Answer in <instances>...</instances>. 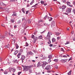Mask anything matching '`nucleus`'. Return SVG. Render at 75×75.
<instances>
[{
	"instance_id": "nucleus-11",
	"label": "nucleus",
	"mask_w": 75,
	"mask_h": 75,
	"mask_svg": "<svg viewBox=\"0 0 75 75\" xmlns=\"http://www.w3.org/2000/svg\"><path fill=\"white\" fill-rule=\"evenodd\" d=\"M21 55V52L19 53H18V55H17V57L18 58H20Z\"/></svg>"
},
{
	"instance_id": "nucleus-38",
	"label": "nucleus",
	"mask_w": 75,
	"mask_h": 75,
	"mask_svg": "<svg viewBox=\"0 0 75 75\" xmlns=\"http://www.w3.org/2000/svg\"><path fill=\"white\" fill-rule=\"evenodd\" d=\"M19 46L18 45H16V49H18V48Z\"/></svg>"
},
{
	"instance_id": "nucleus-44",
	"label": "nucleus",
	"mask_w": 75,
	"mask_h": 75,
	"mask_svg": "<svg viewBox=\"0 0 75 75\" xmlns=\"http://www.w3.org/2000/svg\"><path fill=\"white\" fill-rule=\"evenodd\" d=\"M59 16V14H57L54 16L55 18H56V17H58Z\"/></svg>"
},
{
	"instance_id": "nucleus-62",
	"label": "nucleus",
	"mask_w": 75,
	"mask_h": 75,
	"mask_svg": "<svg viewBox=\"0 0 75 75\" xmlns=\"http://www.w3.org/2000/svg\"><path fill=\"white\" fill-rule=\"evenodd\" d=\"M47 72H48V73H50V72H51V71H47Z\"/></svg>"
},
{
	"instance_id": "nucleus-6",
	"label": "nucleus",
	"mask_w": 75,
	"mask_h": 75,
	"mask_svg": "<svg viewBox=\"0 0 75 75\" xmlns=\"http://www.w3.org/2000/svg\"><path fill=\"white\" fill-rule=\"evenodd\" d=\"M55 21H52V23H51V27L52 28H54V26H55Z\"/></svg>"
},
{
	"instance_id": "nucleus-22",
	"label": "nucleus",
	"mask_w": 75,
	"mask_h": 75,
	"mask_svg": "<svg viewBox=\"0 0 75 75\" xmlns=\"http://www.w3.org/2000/svg\"><path fill=\"white\" fill-rule=\"evenodd\" d=\"M40 3L42 4H44V3H45V2H44V1H43L41 0L40 1Z\"/></svg>"
},
{
	"instance_id": "nucleus-59",
	"label": "nucleus",
	"mask_w": 75,
	"mask_h": 75,
	"mask_svg": "<svg viewBox=\"0 0 75 75\" xmlns=\"http://www.w3.org/2000/svg\"><path fill=\"white\" fill-rule=\"evenodd\" d=\"M2 60H1V58L0 57V62H1Z\"/></svg>"
},
{
	"instance_id": "nucleus-32",
	"label": "nucleus",
	"mask_w": 75,
	"mask_h": 75,
	"mask_svg": "<svg viewBox=\"0 0 75 75\" xmlns=\"http://www.w3.org/2000/svg\"><path fill=\"white\" fill-rule=\"evenodd\" d=\"M21 23V20H19L18 21L17 24H20Z\"/></svg>"
},
{
	"instance_id": "nucleus-63",
	"label": "nucleus",
	"mask_w": 75,
	"mask_h": 75,
	"mask_svg": "<svg viewBox=\"0 0 75 75\" xmlns=\"http://www.w3.org/2000/svg\"><path fill=\"white\" fill-rule=\"evenodd\" d=\"M47 3H45L44 4V5L45 6H47Z\"/></svg>"
},
{
	"instance_id": "nucleus-9",
	"label": "nucleus",
	"mask_w": 75,
	"mask_h": 75,
	"mask_svg": "<svg viewBox=\"0 0 75 75\" xmlns=\"http://www.w3.org/2000/svg\"><path fill=\"white\" fill-rule=\"evenodd\" d=\"M72 8H68L67 10V13H70L71 11Z\"/></svg>"
},
{
	"instance_id": "nucleus-13",
	"label": "nucleus",
	"mask_w": 75,
	"mask_h": 75,
	"mask_svg": "<svg viewBox=\"0 0 75 75\" xmlns=\"http://www.w3.org/2000/svg\"><path fill=\"white\" fill-rule=\"evenodd\" d=\"M38 40V38L37 37H35L34 38V41H33V43H35L36 41Z\"/></svg>"
},
{
	"instance_id": "nucleus-61",
	"label": "nucleus",
	"mask_w": 75,
	"mask_h": 75,
	"mask_svg": "<svg viewBox=\"0 0 75 75\" xmlns=\"http://www.w3.org/2000/svg\"><path fill=\"white\" fill-rule=\"evenodd\" d=\"M63 3H65V2H66V0H64L63 1Z\"/></svg>"
},
{
	"instance_id": "nucleus-56",
	"label": "nucleus",
	"mask_w": 75,
	"mask_h": 75,
	"mask_svg": "<svg viewBox=\"0 0 75 75\" xmlns=\"http://www.w3.org/2000/svg\"><path fill=\"white\" fill-rule=\"evenodd\" d=\"M9 35L11 36V37H13V36H14V35H12L11 34H9Z\"/></svg>"
},
{
	"instance_id": "nucleus-30",
	"label": "nucleus",
	"mask_w": 75,
	"mask_h": 75,
	"mask_svg": "<svg viewBox=\"0 0 75 75\" xmlns=\"http://www.w3.org/2000/svg\"><path fill=\"white\" fill-rule=\"evenodd\" d=\"M39 38L40 39H42V36L40 35L39 36Z\"/></svg>"
},
{
	"instance_id": "nucleus-42",
	"label": "nucleus",
	"mask_w": 75,
	"mask_h": 75,
	"mask_svg": "<svg viewBox=\"0 0 75 75\" xmlns=\"http://www.w3.org/2000/svg\"><path fill=\"white\" fill-rule=\"evenodd\" d=\"M1 26H2V27H5V25L4 24H1Z\"/></svg>"
},
{
	"instance_id": "nucleus-36",
	"label": "nucleus",
	"mask_w": 75,
	"mask_h": 75,
	"mask_svg": "<svg viewBox=\"0 0 75 75\" xmlns=\"http://www.w3.org/2000/svg\"><path fill=\"white\" fill-rule=\"evenodd\" d=\"M69 43V42L67 41L65 44V45H67V44H68Z\"/></svg>"
},
{
	"instance_id": "nucleus-31",
	"label": "nucleus",
	"mask_w": 75,
	"mask_h": 75,
	"mask_svg": "<svg viewBox=\"0 0 75 75\" xmlns=\"http://www.w3.org/2000/svg\"><path fill=\"white\" fill-rule=\"evenodd\" d=\"M29 72L30 73H32V72H33V70H32L31 69H29Z\"/></svg>"
},
{
	"instance_id": "nucleus-39",
	"label": "nucleus",
	"mask_w": 75,
	"mask_h": 75,
	"mask_svg": "<svg viewBox=\"0 0 75 75\" xmlns=\"http://www.w3.org/2000/svg\"><path fill=\"white\" fill-rule=\"evenodd\" d=\"M25 21V18H22V21Z\"/></svg>"
},
{
	"instance_id": "nucleus-48",
	"label": "nucleus",
	"mask_w": 75,
	"mask_h": 75,
	"mask_svg": "<svg viewBox=\"0 0 75 75\" xmlns=\"http://www.w3.org/2000/svg\"><path fill=\"white\" fill-rule=\"evenodd\" d=\"M20 52H23V49H21L20 50Z\"/></svg>"
},
{
	"instance_id": "nucleus-5",
	"label": "nucleus",
	"mask_w": 75,
	"mask_h": 75,
	"mask_svg": "<svg viewBox=\"0 0 75 75\" xmlns=\"http://www.w3.org/2000/svg\"><path fill=\"white\" fill-rule=\"evenodd\" d=\"M45 69H46V70H47V71H48L49 70H50V69H51V67H50V65H47V66L45 68Z\"/></svg>"
},
{
	"instance_id": "nucleus-14",
	"label": "nucleus",
	"mask_w": 75,
	"mask_h": 75,
	"mask_svg": "<svg viewBox=\"0 0 75 75\" xmlns=\"http://www.w3.org/2000/svg\"><path fill=\"white\" fill-rule=\"evenodd\" d=\"M13 14L12 15V17H14V16H17V13H15V12H13Z\"/></svg>"
},
{
	"instance_id": "nucleus-17",
	"label": "nucleus",
	"mask_w": 75,
	"mask_h": 75,
	"mask_svg": "<svg viewBox=\"0 0 75 75\" xmlns=\"http://www.w3.org/2000/svg\"><path fill=\"white\" fill-rule=\"evenodd\" d=\"M48 58L50 59H51V58H52V55L50 54V55H49L48 56Z\"/></svg>"
},
{
	"instance_id": "nucleus-18",
	"label": "nucleus",
	"mask_w": 75,
	"mask_h": 75,
	"mask_svg": "<svg viewBox=\"0 0 75 75\" xmlns=\"http://www.w3.org/2000/svg\"><path fill=\"white\" fill-rule=\"evenodd\" d=\"M28 69H30V68H33V65L28 66Z\"/></svg>"
},
{
	"instance_id": "nucleus-45",
	"label": "nucleus",
	"mask_w": 75,
	"mask_h": 75,
	"mask_svg": "<svg viewBox=\"0 0 75 75\" xmlns=\"http://www.w3.org/2000/svg\"><path fill=\"white\" fill-rule=\"evenodd\" d=\"M72 12L74 13H75V9H73Z\"/></svg>"
},
{
	"instance_id": "nucleus-43",
	"label": "nucleus",
	"mask_w": 75,
	"mask_h": 75,
	"mask_svg": "<svg viewBox=\"0 0 75 75\" xmlns=\"http://www.w3.org/2000/svg\"><path fill=\"white\" fill-rule=\"evenodd\" d=\"M11 22L12 23H13L14 22V19H12L11 20Z\"/></svg>"
},
{
	"instance_id": "nucleus-58",
	"label": "nucleus",
	"mask_w": 75,
	"mask_h": 75,
	"mask_svg": "<svg viewBox=\"0 0 75 75\" xmlns=\"http://www.w3.org/2000/svg\"><path fill=\"white\" fill-rule=\"evenodd\" d=\"M29 6H30V5H29V4H28L26 6V7H29Z\"/></svg>"
},
{
	"instance_id": "nucleus-25",
	"label": "nucleus",
	"mask_w": 75,
	"mask_h": 75,
	"mask_svg": "<svg viewBox=\"0 0 75 75\" xmlns=\"http://www.w3.org/2000/svg\"><path fill=\"white\" fill-rule=\"evenodd\" d=\"M47 43L48 44H51V40H50L49 39L48 40Z\"/></svg>"
},
{
	"instance_id": "nucleus-28",
	"label": "nucleus",
	"mask_w": 75,
	"mask_h": 75,
	"mask_svg": "<svg viewBox=\"0 0 75 75\" xmlns=\"http://www.w3.org/2000/svg\"><path fill=\"white\" fill-rule=\"evenodd\" d=\"M52 40L53 42H55V38H53Z\"/></svg>"
},
{
	"instance_id": "nucleus-29",
	"label": "nucleus",
	"mask_w": 75,
	"mask_h": 75,
	"mask_svg": "<svg viewBox=\"0 0 75 75\" xmlns=\"http://www.w3.org/2000/svg\"><path fill=\"white\" fill-rule=\"evenodd\" d=\"M13 62H14L17 63V62H18V61L17 59H15L13 61Z\"/></svg>"
},
{
	"instance_id": "nucleus-8",
	"label": "nucleus",
	"mask_w": 75,
	"mask_h": 75,
	"mask_svg": "<svg viewBox=\"0 0 75 75\" xmlns=\"http://www.w3.org/2000/svg\"><path fill=\"white\" fill-rule=\"evenodd\" d=\"M16 41V38H14L13 40L12 41V44H14Z\"/></svg>"
},
{
	"instance_id": "nucleus-57",
	"label": "nucleus",
	"mask_w": 75,
	"mask_h": 75,
	"mask_svg": "<svg viewBox=\"0 0 75 75\" xmlns=\"http://www.w3.org/2000/svg\"><path fill=\"white\" fill-rule=\"evenodd\" d=\"M73 4L74 6H75V2L74 1L73 2Z\"/></svg>"
},
{
	"instance_id": "nucleus-19",
	"label": "nucleus",
	"mask_w": 75,
	"mask_h": 75,
	"mask_svg": "<svg viewBox=\"0 0 75 75\" xmlns=\"http://www.w3.org/2000/svg\"><path fill=\"white\" fill-rule=\"evenodd\" d=\"M72 72V71L70 70L67 73L68 75H71V72Z\"/></svg>"
},
{
	"instance_id": "nucleus-10",
	"label": "nucleus",
	"mask_w": 75,
	"mask_h": 75,
	"mask_svg": "<svg viewBox=\"0 0 75 75\" xmlns=\"http://www.w3.org/2000/svg\"><path fill=\"white\" fill-rule=\"evenodd\" d=\"M61 62H66L68 61V59H62L61 60Z\"/></svg>"
},
{
	"instance_id": "nucleus-40",
	"label": "nucleus",
	"mask_w": 75,
	"mask_h": 75,
	"mask_svg": "<svg viewBox=\"0 0 75 75\" xmlns=\"http://www.w3.org/2000/svg\"><path fill=\"white\" fill-rule=\"evenodd\" d=\"M37 5H38V4H35V5H34L33 6H32V7H35V6H37Z\"/></svg>"
},
{
	"instance_id": "nucleus-23",
	"label": "nucleus",
	"mask_w": 75,
	"mask_h": 75,
	"mask_svg": "<svg viewBox=\"0 0 75 75\" xmlns=\"http://www.w3.org/2000/svg\"><path fill=\"white\" fill-rule=\"evenodd\" d=\"M18 52V51L16 50L15 51V52L14 53V55H16L17 54V53Z\"/></svg>"
},
{
	"instance_id": "nucleus-55",
	"label": "nucleus",
	"mask_w": 75,
	"mask_h": 75,
	"mask_svg": "<svg viewBox=\"0 0 75 75\" xmlns=\"http://www.w3.org/2000/svg\"><path fill=\"white\" fill-rule=\"evenodd\" d=\"M60 38H59V37H57V40H59V39H60Z\"/></svg>"
},
{
	"instance_id": "nucleus-51",
	"label": "nucleus",
	"mask_w": 75,
	"mask_h": 75,
	"mask_svg": "<svg viewBox=\"0 0 75 75\" xmlns=\"http://www.w3.org/2000/svg\"><path fill=\"white\" fill-rule=\"evenodd\" d=\"M61 51L64 52V49L62 48H61Z\"/></svg>"
},
{
	"instance_id": "nucleus-20",
	"label": "nucleus",
	"mask_w": 75,
	"mask_h": 75,
	"mask_svg": "<svg viewBox=\"0 0 75 75\" xmlns=\"http://www.w3.org/2000/svg\"><path fill=\"white\" fill-rule=\"evenodd\" d=\"M10 45H6L5 46V47L6 48H10Z\"/></svg>"
},
{
	"instance_id": "nucleus-1",
	"label": "nucleus",
	"mask_w": 75,
	"mask_h": 75,
	"mask_svg": "<svg viewBox=\"0 0 75 75\" xmlns=\"http://www.w3.org/2000/svg\"><path fill=\"white\" fill-rule=\"evenodd\" d=\"M52 34L51 32H48L46 37V39H47V40H49V39H50V38H51V36H50V35H51Z\"/></svg>"
},
{
	"instance_id": "nucleus-15",
	"label": "nucleus",
	"mask_w": 75,
	"mask_h": 75,
	"mask_svg": "<svg viewBox=\"0 0 75 75\" xmlns=\"http://www.w3.org/2000/svg\"><path fill=\"white\" fill-rule=\"evenodd\" d=\"M1 6H7V5L5 4L4 3H3V2H1L0 3Z\"/></svg>"
},
{
	"instance_id": "nucleus-12",
	"label": "nucleus",
	"mask_w": 75,
	"mask_h": 75,
	"mask_svg": "<svg viewBox=\"0 0 75 75\" xmlns=\"http://www.w3.org/2000/svg\"><path fill=\"white\" fill-rule=\"evenodd\" d=\"M27 54H28V55H33L34 54L31 52H27Z\"/></svg>"
},
{
	"instance_id": "nucleus-52",
	"label": "nucleus",
	"mask_w": 75,
	"mask_h": 75,
	"mask_svg": "<svg viewBox=\"0 0 75 75\" xmlns=\"http://www.w3.org/2000/svg\"><path fill=\"white\" fill-rule=\"evenodd\" d=\"M21 72H19L18 73V75H20V74H21Z\"/></svg>"
},
{
	"instance_id": "nucleus-3",
	"label": "nucleus",
	"mask_w": 75,
	"mask_h": 75,
	"mask_svg": "<svg viewBox=\"0 0 75 75\" xmlns=\"http://www.w3.org/2000/svg\"><path fill=\"white\" fill-rule=\"evenodd\" d=\"M44 64V62H38L37 65V67H41V65H42Z\"/></svg>"
},
{
	"instance_id": "nucleus-54",
	"label": "nucleus",
	"mask_w": 75,
	"mask_h": 75,
	"mask_svg": "<svg viewBox=\"0 0 75 75\" xmlns=\"http://www.w3.org/2000/svg\"><path fill=\"white\" fill-rule=\"evenodd\" d=\"M69 67H71V66H72V64H70L69 65Z\"/></svg>"
},
{
	"instance_id": "nucleus-4",
	"label": "nucleus",
	"mask_w": 75,
	"mask_h": 75,
	"mask_svg": "<svg viewBox=\"0 0 75 75\" xmlns=\"http://www.w3.org/2000/svg\"><path fill=\"white\" fill-rule=\"evenodd\" d=\"M28 66H25L24 67L23 70L25 71H28Z\"/></svg>"
},
{
	"instance_id": "nucleus-2",
	"label": "nucleus",
	"mask_w": 75,
	"mask_h": 75,
	"mask_svg": "<svg viewBox=\"0 0 75 75\" xmlns=\"http://www.w3.org/2000/svg\"><path fill=\"white\" fill-rule=\"evenodd\" d=\"M25 56L24 55H22L21 57V60L22 61V62L23 63L24 62V61L25 60Z\"/></svg>"
},
{
	"instance_id": "nucleus-49",
	"label": "nucleus",
	"mask_w": 75,
	"mask_h": 75,
	"mask_svg": "<svg viewBox=\"0 0 75 75\" xmlns=\"http://www.w3.org/2000/svg\"><path fill=\"white\" fill-rule=\"evenodd\" d=\"M56 35H59V33H56Z\"/></svg>"
},
{
	"instance_id": "nucleus-47",
	"label": "nucleus",
	"mask_w": 75,
	"mask_h": 75,
	"mask_svg": "<svg viewBox=\"0 0 75 75\" xmlns=\"http://www.w3.org/2000/svg\"><path fill=\"white\" fill-rule=\"evenodd\" d=\"M31 38H33V39L34 38V35H32V37Z\"/></svg>"
},
{
	"instance_id": "nucleus-46",
	"label": "nucleus",
	"mask_w": 75,
	"mask_h": 75,
	"mask_svg": "<svg viewBox=\"0 0 75 75\" xmlns=\"http://www.w3.org/2000/svg\"><path fill=\"white\" fill-rule=\"evenodd\" d=\"M36 75H41V73L40 72L36 74Z\"/></svg>"
},
{
	"instance_id": "nucleus-53",
	"label": "nucleus",
	"mask_w": 75,
	"mask_h": 75,
	"mask_svg": "<svg viewBox=\"0 0 75 75\" xmlns=\"http://www.w3.org/2000/svg\"><path fill=\"white\" fill-rule=\"evenodd\" d=\"M28 11H26V14H28Z\"/></svg>"
},
{
	"instance_id": "nucleus-16",
	"label": "nucleus",
	"mask_w": 75,
	"mask_h": 75,
	"mask_svg": "<svg viewBox=\"0 0 75 75\" xmlns=\"http://www.w3.org/2000/svg\"><path fill=\"white\" fill-rule=\"evenodd\" d=\"M66 8H67L66 6L63 5L62 7V10H64V9H65Z\"/></svg>"
},
{
	"instance_id": "nucleus-37",
	"label": "nucleus",
	"mask_w": 75,
	"mask_h": 75,
	"mask_svg": "<svg viewBox=\"0 0 75 75\" xmlns=\"http://www.w3.org/2000/svg\"><path fill=\"white\" fill-rule=\"evenodd\" d=\"M28 23H31V20L30 19H29L28 20Z\"/></svg>"
},
{
	"instance_id": "nucleus-24",
	"label": "nucleus",
	"mask_w": 75,
	"mask_h": 75,
	"mask_svg": "<svg viewBox=\"0 0 75 75\" xmlns=\"http://www.w3.org/2000/svg\"><path fill=\"white\" fill-rule=\"evenodd\" d=\"M12 70L13 73H14L15 72H16V69H12Z\"/></svg>"
},
{
	"instance_id": "nucleus-35",
	"label": "nucleus",
	"mask_w": 75,
	"mask_h": 75,
	"mask_svg": "<svg viewBox=\"0 0 75 75\" xmlns=\"http://www.w3.org/2000/svg\"><path fill=\"white\" fill-rule=\"evenodd\" d=\"M51 62V60L50 59H49V60L48 61V62L49 63H50V62Z\"/></svg>"
},
{
	"instance_id": "nucleus-60",
	"label": "nucleus",
	"mask_w": 75,
	"mask_h": 75,
	"mask_svg": "<svg viewBox=\"0 0 75 75\" xmlns=\"http://www.w3.org/2000/svg\"><path fill=\"white\" fill-rule=\"evenodd\" d=\"M32 62H35V61L34 60H32Z\"/></svg>"
},
{
	"instance_id": "nucleus-33",
	"label": "nucleus",
	"mask_w": 75,
	"mask_h": 75,
	"mask_svg": "<svg viewBox=\"0 0 75 75\" xmlns=\"http://www.w3.org/2000/svg\"><path fill=\"white\" fill-rule=\"evenodd\" d=\"M54 62H57V61H58V59H55L54 60Z\"/></svg>"
},
{
	"instance_id": "nucleus-50",
	"label": "nucleus",
	"mask_w": 75,
	"mask_h": 75,
	"mask_svg": "<svg viewBox=\"0 0 75 75\" xmlns=\"http://www.w3.org/2000/svg\"><path fill=\"white\" fill-rule=\"evenodd\" d=\"M47 18V16L46 15L45 16L44 18V19L45 20Z\"/></svg>"
},
{
	"instance_id": "nucleus-21",
	"label": "nucleus",
	"mask_w": 75,
	"mask_h": 75,
	"mask_svg": "<svg viewBox=\"0 0 75 75\" xmlns=\"http://www.w3.org/2000/svg\"><path fill=\"white\" fill-rule=\"evenodd\" d=\"M25 8H23L22 9V11L23 12L24 14H25Z\"/></svg>"
},
{
	"instance_id": "nucleus-41",
	"label": "nucleus",
	"mask_w": 75,
	"mask_h": 75,
	"mask_svg": "<svg viewBox=\"0 0 75 75\" xmlns=\"http://www.w3.org/2000/svg\"><path fill=\"white\" fill-rule=\"evenodd\" d=\"M52 17H50V19L49 20V21H52Z\"/></svg>"
},
{
	"instance_id": "nucleus-7",
	"label": "nucleus",
	"mask_w": 75,
	"mask_h": 75,
	"mask_svg": "<svg viewBox=\"0 0 75 75\" xmlns=\"http://www.w3.org/2000/svg\"><path fill=\"white\" fill-rule=\"evenodd\" d=\"M67 4L68 6H69L71 7H72L73 5H71V2L69 1L67 2Z\"/></svg>"
},
{
	"instance_id": "nucleus-26",
	"label": "nucleus",
	"mask_w": 75,
	"mask_h": 75,
	"mask_svg": "<svg viewBox=\"0 0 75 75\" xmlns=\"http://www.w3.org/2000/svg\"><path fill=\"white\" fill-rule=\"evenodd\" d=\"M4 74H8V71L6 70L4 72Z\"/></svg>"
},
{
	"instance_id": "nucleus-34",
	"label": "nucleus",
	"mask_w": 75,
	"mask_h": 75,
	"mask_svg": "<svg viewBox=\"0 0 75 75\" xmlns=\"http://www.w3.org/2000/svg\"><path fill=\"white\" fill-rule=\"evenodd\" d=\"M28 45H28V43H27V42H26V47H27L28 46Z\"/></svg>"
},
{
	"instance_id": "nucleus-64",
	"label": "nucleus",
	"mask_w": 75,
	"mask_h": 75,
	"mask_svg": "<svg viewBox=\"0 0 75 75\" xmlns=\"http://www.w3.org/2000/svg\"><path fill=\"white\" fill-rule=\"evenodd\" d=\"M40 57H43V55H42V54H41V55H40Z\"/></svg>"
},
{
	"instance_id": "nucleus-27",
	"label": "nucleus",
	"mask_w": 75,
	"mask_h": 75,
	"mask_svg": "<svg viewBox=\"0 0 75 75\" xmlns=\"http://www.w3.org/2000/svg\"><path fill=\"white\" fill-rule=\"evenodd\" d=\"M44 65V64L43 63V64L42 65V68H43V69H45V66Z\"/></svg>"
}]
</instances>
